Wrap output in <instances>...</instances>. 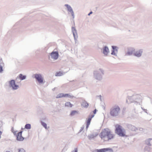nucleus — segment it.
I'll use <instances>...</instances> for the list:
<instances>
[{"label": "nucleus", "instance_id": "6e6552de", "mask_svg": "<svg viewBox=\"0 0 152 152\" xmlns=\"http://www.w3.org/2000/svg\"><path fill=\"white\" fill-rule=\"evenodd\" d=\"M58 53L56 52H53L51 54V57L55 59H56L58 57Z\"/></svg>", "mask_w": 152, "mask_h": 152}, {"label": "nucleus", "instance_id": "f257e3e1", "mask_svg": "<svg viewBox=\"0 0 152 152\" xmlns=\"http://www.w3.org/2000/svg\"><path fill=\"white\" fill-rule=\"evenodd\" d=\"M101 138L105 141H108L113 139L114 135L112 134L110 130L108 129H105L103 130L99 134Z\"/></svg>", "mask_w": 152, "mask_h": 152}, {"label": "nucleus", "instance_id": "6ab92c4d", "mask_svg": "<svg viewBox=\"0 0 152 152\" xmlns=\"http://www.w3.org/2000/svg\"><path fill=\"white\" fill-rule=\"evenodd\" d=\"M40 122H41V125H42V126H43V127L44 128H45V129H49L50 128L49 126H48V127H47V124L45 122H44L42 121H41Z\"/></svg>", "mask_w": 152, "mask_h": 152}, {"label": "nucleus", "instance_id": "393cba45", "mask_svg": "<svg viewBox=\"0 0 152 152\" xmlns=\"http://www.w3.org/2000/svg\"><path fill=\"white\" fill-rule=\"evenodd\" d=\"M105 152L109 151V152H113V150L111 148H104Z\"/></svg>", "mask_w": 152, "mask_h": 152}, {"label": "nucleus", "instance_id": "a878e982", "mask_svg": "<svg viewBox=\"0 0 152 152\" xmlns=\"http://www.w3.org/2000/svg\"><path fill=\"white\" fill-rule=\"evenodd\" d=\"M25 128L28 129H30L31 128V125L29 124H26L25 126Z\"/></svg>", "mask_w": 152, "mask_h": 152}, {"label": "nucleus", "instance_id": "f704fd0d", "mask_svg": "<svg viewBox=\"0 0 152 152\" xmlns=\"http://www.w3.org/2000/svg\"><path fill=\"white\" fill-rule=\"evenodd\" d=\"M94 114H90L88 118H90L91 119H92V118L94 117Z\"/></svg>", "mask_w": 152, "mask_h": 152}, {"label": "nucleus", "instance_id": "7ed1b4c3", "mask_svg": "<svg viewBox=\"0 0 152 152\" xmlns=\"http://www.w3.org/2000/svg\"><path fill=\"white\" fill-rule=\"evenodd\" d=\"M115 132L120 136L124 137L126 136L125 134V130L122 129V127L119 125L117 124L116 126Z\"/></svg>", "mask_w": 152, "mask_h": 152}, {"label": "nucleus", "instance_id": "0eeeda50", "mask_svg": "<svg viewBox=\"0 0 152 152\" xmlns=\"http://www.w3.org/2000/svg\"><path fill=\"white\" fill-rule=\"evenodd\" d=\"M127 128L129 130L132 131H136L137 130V129L135 126L131 124H126Z\"/></svg>", "mask_w": 152, "mask_h": 152}, {"label": "nucleus", "instance_id": "a211bd4d", "mask_svg": "<svg viewBox=\"0 0 152 152\" xmlns=\"http://www.w3.org/2000/svg\"><path fill=\"white\" fill-rule=\"evenodd\" d=\"M109 50L108 48L106 47H105L103 49V53L105 55H107Z\"/></svg>", "mask_w": 152, "mask_h": 152}, {"label": "nucleus", "instance_id": "ea45409f", "mask_svg": "<svg viewBox=\"0 0 152 152\" xmlns=\"http://www.w3.org/2000/svg\"><path fill=\"white\" fill-rule=\"evenodd\" d=\"M89 125H90V124H86V129H88V128L89 127Z\"/></svg>", "mask_w": 152, "mask_h": 152}, {"label": "nucleus", "instance_id": "2eb2a0df", "mask_svg": "<svg viewBox=\"0 0 152 152\" xmlns=\"http://www.w3.org/2000/svg\"><path fill=\"white\" fill-rule=\"evenodd\" d=\"M66 95V94H65L60 93L56 96V98L58 99L62 97H65V96Z\"/></svg>", "mask_w": 152, "mask_h": 152}, {"label": "nucleus", "instance_id": "20e7f679", "mask_svg": "<svg viewBox=\"0 0 152 152\" xmlns=\"http://www.w3.org/2000/svg\"><path fill=\"white\" fill-rule=\"evenodd\" d=\"M120 109V107L117 105H115L114 108L111 109L110 113L113 116H116L118 115Z\"/></svg>", "mask_w": 152, "mask_h": 152}, {"label": "nucleus", "instance_id": "4468645a", "mask_svg": "<svg viewBox=\"0 0 152 152\" xmlns=\"http://www.w3.org/2000/svg\"><path fill=\"white\" fill-rule=\"evenodd\" d=\"M134 50L133 48H131L129 50L128 52L126 53L127 56H129L132 54L134 52Z\"/></svg>", "mask_w": 152, "mask_h": 152}, {"label": "nucleus", "instance_id": "3c124183", "mask_svg": "<svg viewBox=\"0 0 152 152\" xmlns=\"http://www.w3.org/2000/svg\"><path fill=\"white\" fill-rule=\"evenodd\" d=\"M21 129H22V130L23 129V128H21Z\"/></svg>", "mask_w": 152, "mask_h": 152}, {"label": "nucleus", "instance_id": "dca6fc26", "mask_svg": "<svg viewBox=\"0 0 152 152\" xmlns=\"http://www.w3.org/2000/svg\"><path fill=\"white\" fill-rule=\"evenodd\" d=\"M151 140H152V138H149L147 140H146L145 141V143L148 146H151Z\"/></svg>", "mask_w": 152, "mask_h": 152}, {"label": "nucleus", "instance_id": "9d476101", "mask_svg": "<svg viewBox=\"0 0 152 152\" xmlns=\"http://www.w3.org/2000/svg\"><path fill=\"white\" fill-rule=\"evenodd\" d=\"M8 88H7L8 91L11 90H15L18 89L19 88V86H8Z\"/></svg>", "mask_w": 152, "mask_h": 152}, {"label": "nucleus", "instance_id": "4be33fe9", "mask_svg": "<svg viewBox=\"0 0 152 152\" xmlns=\"http://www.w3.org/2000/svg\"><path fill=\"white\" fill-rule=\"evenodd\" d=\"M4 65V63L1 62V61L0 60V73L1 72L3 71V67Z\"/></svg>", "mask_w": 152, "mask_h": 152}, {"label": "nucleus", "instance_id": "72a5a7b5", "mask_svg": "<svg viewBox=\"0 0 152 152\" xmlns=\"http://www.w3.org/2000/svg\"><path fill=\"white\" fill-rule=\"evenodd\" d=\"M18 132L17 131H13L12 132V133L14 135L16 136V138H17V133L16 132Z\"/></svg>", "mask_w": 152, "mask_h": 152}, {"label": "nucleus", "instance_id": "9b49d317", "mask_svg": "<svg viewBox=\"0 0 152 152\" xmlns=\"http://www.w3.org/2000/svg\"><path fill=\"white\" fill-rule=\"evenodd\" d=\"M81 106L85 108H87L88 106V103L85 100H83L81 104Z\"/></svg>", "mask_w": 152, "mask_h": 152}, {"label": "nucleus", "instance_id": "c03bdc74", "mask_svg": "<svg viewBox=\"0 0 152 152\" xmlns=\"http://www.w3.org/2000/svg\"><path fill=\"white\" fill-rule=\"evenodd\" d=\"M97 149H96L93 152H97Z\"/></svg>", "mask_w": 152, "mask_h": 152}, {"label": "nucleus", "instance_id": "de8ad7c7", "mask_svg": "<svg viewBox=\"0 0 152 152\" xmlns=\"http://www.w3.org/2000/svg\"><path fill=\"white\" fill-rule=\"evenodd\" d=\"M142 109L143 110H144L145 109H143L142 107Z\"/></svg>", "mask_w": 152, "mask_h": 152}, {"label": "nucleus", "instance_id": "f3484780", "mask_svg": "<svg viewBox=\"0 0 152 152\" xmlns=\"http://www.w3.org/2000/svg\"><path fill=\"white\" fill-rule=\"evenodd\" d=\"M72 31L73 34V36L75 37V36H77V33L76 32V30L75 29V28L74 27H72Z\"/></svg>", "mask_w": 152, "mask_h": 152}, {"label": "nucleus", "instance_id": "39448f33", "mask_svg": "<svg viewBox=\"0 0 152 152\" xmlns=\"http://www.w3.org/2000/svg\"><path fill=\"white\" fill-rule=\"evenodd\" d=\"M23 131L21 130L19 132L17 133V138L16 140L18 141H22L25 139V138L23 137L22 136V133Z\"/></svg>", "mask_w": 152, "mask_h": 152}, {"label": "nucleus", "instance_id": "864d4df0", "mask_svg": "<svg viewBox=\"0 0 152 152\" xmlns=\"http://www.w3.org/2000/svg\"><path fill=\"white\" fill-rule=\"evenodd\" d=\"M147 147L146 146L145 147V148L146 149V148Z\"/></svg>", "mask_w": 152, "mask_h": 152}, {"label": "nucleus", "instance_id": "f8f14e48", "mask_svg": "<svg viewBox=\"0 0 152 152\" xmlns=\"http://www.w3.org/2000/svg\"><path fill=\"white\" fill-rule=\"evenodd\" d=\"M142 52V50H139L134 53V55L137 57H140L141 56Z\"/></svg>", "mask_w": 152, "mask_h": 152}, {"label": "nucleus", "instance_id": "7c9ffc66", "mask_svg": "<svg viewBox=\"0 0 152 152\" xmlns=\"http://www.w3.org/2000/svg\"><path fill=\"white\" fill-rule=\"evenodd\" d=\"M3 123L2 121H0V130H2L3 129Z\"/></svg>", "mask_w": 152, "mask_h": 152}, {"label": "nucleus", "instance_id": "423d86ee", "mask_svg": "<svg viewBox=\"0 0 152 152\" xmlns=\"http://www.w3.org/2000/svg\"><path fill=\"white\" fill-rule=\"evenodd\" d=\"M34 76L35 78L39 83H43V78L41 75L37 74H35Z\"/></svg>", "mask_w": 152, "mask_h": 152}, {"label": "nucleus", "instance_id": "a18cd8bd", "mask_svg": "<svg viewBox=\"0 0 152 152\" xmlns=\"http://www.w3.org/2000/svg\"><path fill=\"white\" fill-rule=\"evenodd\" d=\"M150 148H149L148 147V148L147 150L148 151H149L150 150Z\"/></svg>", "mask_w": 152, "mask_h": 152}, {"label": "nucleus", "instance_id": "b1692460", "mask_svg": "<svg viewBox=\"0 0 152 152\" xmlns=\"http://www.w3.org/2000/svg\"><path fill=\"white\" fill-rule=\"evenodd\" d=\"M19 77L20 79L21 80H22L25 79L26 77V76L25 75H23L22 74H20L19 75Z\"/></svg>", "mask_w": 152, "mask_h": 152}, {"label": "nucleus", "instance_id": "79ce46f5", "mask_svg": "<svg viewBox=\"0 0 152 152\" xmlns=\"http://www.w3.org/2000/svg\"><path fill=\"white\" fill-rule=\"evenodd\" d=\"M2 133V132L1 131H0V138H1V134Z\"/></svg>", "mask_w": 152, "mask_h": 152}, {"label": "nucleus", "instance_id": "e433bc0d", "mask_svg": "<svg viewBox=\"0 0 152 152\" xmlns=\"http://www.w3.org/2000/svg\"><path fill=\"white\" fill-rule=\"evenodd\" d=\"M96 111H97V110L96 109H95L93 110V113L94 115L96 114Z\"/></svg>", "mask_w": 152, "mask_h": 152}, {"label": "nucleus", "instance_id": "f03ea898", "mask_svg": "<svg viewBox=\"0 0 152 152\" xmlns=\"http://www.w3.org/2000/svg\"><path fill=\"white\" fill-rule=\"evenodd\" d=\"M128 99L131 102L139 103V104L142 100L141 96L139 94L133 95L132 96H129Z\"/></svg>", "mask_w": 152, "mask_h": 152}, {"label": "nucleus", "instance_id": "aec40b11", "mask_svg": "<svg viewBox=\"0 0 152 152\" xmlns=\"http://www.w3.org/2000/svg\"><path fill=\"white\" fill-rule=\"evenodd\" d=\"M98 135V134H91L88 136V138L89 140H91L92 139L94 138Z\"/></svg>", "mask_w": 152, "mask_h": 152}, {"label": "nucleus", "instance_id": "a19ab883", "mask_svg": "<svg viewBox=\"0 0 152 152\" xmlns=\"http://www.w3.org/2000/svg\"><path fill=\"white\" fill-rule=\"evenodd\" d=\"M11 131H12V132L13 131H15L14 130V128H13V127H12V128H11Z\"/></svg>", "mask_w": 152, "mask_h": 152}, {"label": "nucleus", "instance_id": "4c0bfd02", "mask_svg": "<svg viewBox=\"0 0 152 152\" xmlns=\"http://www.w3.org/2000/svg\"><path fill=\"white\" fill-rule=\"evenodd\" d=\"M97 97H98L99 98L100 100V101H102V99H101V95H99V96H97Z\"/></svg>", "mask_w": 152, "mask_h": 152}, {"label": "nucleus", "instance_id": "49530a36", "mask_svg": "<svg viewBox=\"0 0 152 152\" xmlns=\"http://www.w3.org/2000/svg\"><path fill=\"white\" fill-rule=\"evenodd\" d=\"M144 111H145V112H146V113H147V110L146 109H144Z\"/></svg>", "mask_w": 152, "mask_h": 152}, {"label": "nucleus", "instance_id": "09e8293b", "mask_svg": "<svg viewBox=\"0 0 152 152\" xmlns=\"http://www.w3.org/2000/svg\"><path fill=\"white\" fill-rule=\"evenodd\" d=\"M126 102H128V101H127V100H126Z\"/></svg>", "mask_w": 152, "mask_h": 152}, {"label": "nucleus", "instance_id": "bb28decb", "mask_svg": "<svg viewBox=\"0 0 152 152\" xmlns=\"http://www.w3.org/2000/svg\"><path fill=\"white\" fill-rule=\"evenodd\" d=\"M9 84L10 86H16L15 85V81L14 80H12L9 82Z\"/></svg>", "mask_w": 152, "mask_h": 152}, {"label": "nucleus", "instance_id": "ddd939ff", "mask_svg": "<svg viewBox=\"0 0 152 152\" xmlns=\"http://www.w3.org/2000/svg\"><path fill=\"white\" fill-rule=\"evenodd\" d=\"M113 50L111 53V54L113 55H116V54L117 52V47L115 46H112Z\"/></svg>", "mask_w": 152, "mask_h": 152}, {"label": "nucleus", "instance_id": "412c9836", "mask_svg": "<svg viewBox=\"0 0 152 152\" xmlns=\"http://www.w3.org/2000/svg\"><path fill=\"white\" fill-rule=\"evenodd\" d=\"M78 113V111L76 110H73L71 111L70 114L71 116H74V115L77 114Z\"/></svg>", "mask_w": 152, "mask_h": 152}, {"label": "nucleus", "instance_id": "c85d7f7f", "mask_svg": "<svg viewBox=\"0 0 152 152\" xmlns=\"http://www.w3.org/2000/svg\"><path fill=\"white\" fill-rule=\"evenodd\" d=\"M66 94V96H65V97H69L70 98H73L74 97V96L72 95H71L69 94Z\"/></svg>", "mask_w": 152, "mask_h": 152}, {"label": "nucleus", "instance_id": "37998d69", "mask_svg": "<svg viewBox=\"0 0 152 152\" xmlns=\"http://www.w3.org/2000/svg\"><path fill=\"white\" fill-rule=\"evenodd\" d=\"M92 12H90L88 14V15H90V14H92Z\"/></svg>", "mask_w": 152, "mask_h": 152}, {"label": "nucleus", "instance_id": "1a4fd4ad", "mask_svg": "<svg viewBox=\"0 0 152 152\" xmlns=\"http://www.w3.org/2000/svg\"><path fill=\"white\" fill-rule=\"evenodd\" d=\"M65 6L67 7L68 10L71 12L72 16H73V17L74 18V13L71 7L70 6L68 5V4H65Z\"/></svg>", "mask_w": 152, "mask_h": 152}, {"label": "nucleus", "instance_id": "58836bf2", "mask_svg": "<svg viewBox=\"0 0 152 152\" xmlns=\"http://www.w3.org/2000/svg\"><path fill=\"white\" fill-rule=\"evenodd\" d=\"M84 129V127H81V128L79 132H81Z\"/></svg>", "mask_w": 152, "mask_h": 152}, {"label": "nucleus", "instance_id": "5701e85b", "mask_svg": "<svg viewBox=\"0 0 152 152\" xmlns=\"http://www.w3.org/2000/svg\"><path fill=\"white\" fill-rule=\"evenodd\" d=\"M65 106L68 107H72L73 106V105L71 104L70 102H66Z\"/></svg>", "mask_w": 152, "mask_h": 152}, {"label": "nucleus", "instance_id": "603ef678", "mask_svg": "<svg viewBox=\"0 0 152 152\" xmlns=\"http://www.w3.org/2000/svg\"><path fill=\"white\" fill-rule=\"evenodd\" d=\"M54 88L53 89V91H54Z\"/></svg>", "mask_w": 152, "mask_h": 152}, {"label": "nucleus", "instance_id": "c756f323", "mask_svg": "<svg viewBox=\"0 0 152 152\" xmlns=\"http://www.w3.org/2000/svg\"><path fill=\"white\" fill-rule=\"evenodd\" d=\"M91 119L88 118L86 120V124H90Z\"/></svg>", "mask_w": 152, "mask_h": 152}, {"label": "nucleus", "instance_id": "c9c22d12", "mask_svg": "<svg viewBox=\"0 0 152 152\" xmlns=\"http://www.w3.org/2000/svg\"><path fill=\"white\" fill-rule=\"evenodd\" d=\"M72 152H77V148H75L74 150H73Z\"/></svg>", "mask_w": 152, "mask_h": 152}, {"label": "nucleus", "instance_id": "473e14b6", "mask_svg": "<svg viewBox=\"0 0 152 152\" xmlns=\"http://www.w3.org/2000/svg\"><path fill=\"white\" fill-rule=\"evenodd\" d=\"M18 152H26L25 151L23 148L18 149Z\"/></svg>", "mask_w": 152, "mask_h": 152}, {"label": "nucleus", "instance_id": "2f4dec72", "mask_svg": "<svg viewBox=\"0 0 152 152\" xmlns=\"http://www.w3.org/2000/svg\"><path fill=\"white\" fill-rule=\"evenodd\" d=\"M97 152H105L104 148L100 149H97Z\"/></svg>", "mask_w": 152, "mask_h": 152}, {"label": "nucleus", "instance_id": "8fccbe9b", "mask_svg": "<svg viewBox=\"0 0 152 152\" xmlns=\"http://www.w3.org/2000/svg\"><path fill=\"white\" fill-rule=\"evenodd\" d=\"M6 152H10V151H7Z\"/></svg>", "mask_w": 152, "mask_h": 152}, {"label": "nucleus", "instance_id": "cd10ccee", "mask_svg": "<svg viewBox=\"0 0 152 152\" xmlns=\"http://www.w3.org/2000/svg\"><path fill=\"white\" fill-rule=\"evenodd\" d=\"M62 75L63 73L61 72H56V74L55 75L56 76H62Z\"/></svg>", "mask_w": 152, "mask_h": 152}]
</instances>
